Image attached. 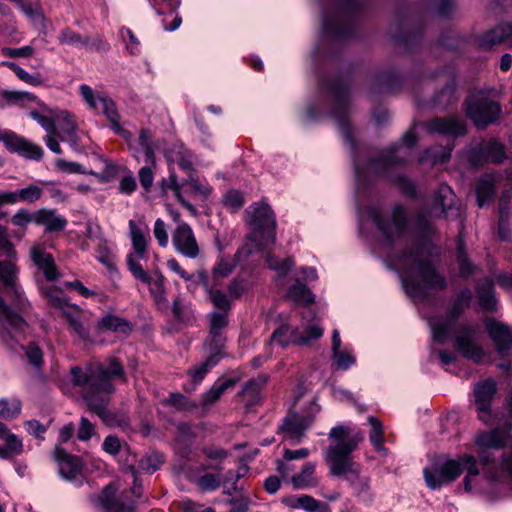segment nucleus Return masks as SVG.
<instances>
[{
	"label": "nucleus",
	"instance_id": "1",
	"mask_svg": "<svg viewBox=\"0 0 512 512\" xmlns=\"http://www.w3.org/2000/svg\"><path fill=\"white\" fill-rule=\"evenodd\" d=\"M123 366L116 358L108 361L107 365L97 363L85 370L75 366L70 370L71 381L79 388L80 395L90 412L95 413L109 427L127 428L129 418L118 415L108 409L111 396L114 393L112 379L123 376Z\"/></svg>",
	"mask_w": 512,
	"mask_h": 512
},
{
	"label": "nucleus",
	"instance_id": "2",
	"mask_svg": "<svg viewBox=\"0 0 512 512\" xmlns=\"http://www.w3.org/2000/svg\"><path fill=\"white\" fill-rule=\"evenodd\" d=\"M16 251L7 237V228L0 224V280L3 290L0 295V337L10 348L18 342L26 321L21 314L29 309V302L16 283Z\"/></svg>",
	"mask_w": 512,
	"mask_h": 512
},
{
	"label": "nucleus",
	"instance_id": "3",
	"mask_svg": "<svg viewBox=\"0 0 512 512\" xmlns=\"http://www.w3.org/2000/svg\"><path fill=\"white\" fill-rule=\"evenodd\" d=\"M329 438L333 441L324 451V460L331 476L344 477L353 489L356 498L371 503L374 494L370 477L361 476L360 465L353 461L352 453L364 440V433L351 426L337 425L331 428Z\"/></svg>",
	"mask_w": 512,
	"mask_h": 512
},
{
	"label": "nucleus",
	"instance_id": "4",
	"mask_svg": "<svg viewBox=\"0 0 512 512\" xmlns=\"http://www.w3.org/2000/svg\"><path fill=\"white\" fill-rule=\"evenodd\" d=\"M433 250L430 243L417 245L391 260L394 268L400 272L406 293L415 300L427 298V289L441 291L448 286L446 278L433 265Z\"/></svg>",
	"mask_w": 512,
	"mask_h": 512
},
{
	"label": "nucleus",
	"instance_id": "5",
	"mask_svg": "<svg viewBox=\"0 0 512 512\" xmlns=\"http://www.w3.org/2000/svg\"><path fill=\"white\" fill-rule=\"evenodd\" d=\"M129 236L131 239L134 254L130 253L126 257L129 271L135 279L142 281L149 287V292L159 309L166 308L168 305L165 278L159 271L149 275L141 266L138 260L147 258V248L149 243V231L146 225L138 224L134 220L129 223Z\"/></svg>",
	"mask_w": 512,
	"mask_h": 512
},
{
	"label": "nucleus",
	"instance_id": "6",
	"mask_svg": "<svg viewBox=\"0 0 512 512\" xmlns=\"http://www.w3.org/2000/svg\"><path fill=\"white\" fill-rule=\"evenodd\" d=\"M512 423L505 421L501 427L481 433L476 444L480 447L479 459L485 473L492 479L501 474L512 476V450L500 455L499 449L512 444Z\"/></svg>",
	"mask_w": 512,
	"mask_h": 512
},
{
	"label": "nucleus",
	"instance_id": "7",
	"mask_svg": "<svg viewBox=\"0 0 512 512\" xmlns=\"http://www.w3.org/2000/svg\"><path fill=\"white\" fill-rule=\"evenodd\" d=\"M417 141L416 135L412 130L407 131L400 143L391 146L381 153L377 159H372L365 165H360L356 156H353L355 177L358 184H364L368 179L374 176L388 175L389 171L402 165L410 155V149Z\"/></svg>",
	"mask_w": 512,
	"mask_h": 512
},
{
	"label": "nucleus",
	"instance_id": "8",
	"mask_svg": "<svg viewBox=\"0 0 512 512\" xmlns=\"http://www.w3.org/2000/svg\"><path fill=\"white\" fill-rule=\"evenodd\" d=\"M463 471L467 472L464 478V489L467 492L472 490L471 477L479 474L477 461L474 456L465 455L457 460H447L444 463H434L431 467L423 470L426 485L432 489H440L455 479H457Z\"/></svg>",
	"mask_w": 512,
	"mask_h": 512
},
{
	"label": "nucleus",
	"instance_id": "9",
	"mask_svg": "<svg viewBox=\"0 0 512 512\" xmlns=\"http://www.w3.org/2000/svg\"><path fill=\"white\" fill-rule=\"evenodd\" d=\"M358 0H333L322 16L323 32L336 41L348 39L354 30L355 17L360 11Z\"/></svg>",
	"mask_w": 512,
	"mask_h": 512
},
{
	"label": "nucleus",
	"instance_id": "10",
	"mask_svg": "<svg viewBox=\"0 0 512 512\" xmlns=\"http://www.w3.org/2000/svg\"><path fill=\"white\" fill-rule=\"evenodd\" d=\"M367 216L376 225L389 247L400 239L408 229L407 212L399 204L393 206L388 212H382L376 206H369Z\"/></svg>",
	"mask_w": 512,
	"mask_h": 512
},
{
	"label": "nucleus",
	"instance_id": "11",
	"mask_svg": "<svg viewBox=\"0 0 512 512\" xmlns=\"http://www.w3.org/2000/svg\"><path fill=\"white\" fill-rule=\"evenodd\" d=\"M455 206V194L446 184H441L435 193L431 207L421 210L415 219L418 232L428 237L433 233L432 218H443L453 211Z\"/></svg>",
	"mask_w": 512,
	"mask_h": 512
},
{
	"label": "nucleus",
	"instance_id": "12",
	"mask_svg": "<svg viewBox=\"0 0 512 512\" xmlns=\"http://www.w3.org/2000/svg\"><path fill=\"white\" fill-rule=\"evenodd\" d=\"M326 90L332 98V115L337 120L340 132L345 141L349 144L352 152L355 151L351 128L346 119L350 103L348 82L344 79H336L326 84Z\"/></svg>",
	"mask_w": 512,
	"mask_h": 512
},
{
	"label": "nucleus",
	"instance_id": "13",
	"mask_svg": "<svg viewBox=\"0 0 512 512\" xmlns=\"http://www.w3.org/2000/svg\"><path fill=\"white\" fill-rule=\"evenodd\" d=\"M471 300L472 292L469 288H465L457 294L451 308L448 310L444 318H432L429 320L432 337L435 342L444 344L447 341L448 337L452 333L456 321L470 307Z\"/></svg>",
	"mask_w": 512,
	"mask_h": 512
},
{
	"label": "nucleus",
	"instance_id": "14",
	"mask_svg": "<svg viewBox=\"0 0 512 512\" xmlns=\"http://www.w3.org/2000/svg\"><path fill=\"white\" fill-rule=\"evenodd\" d=\"M466 114L478 128L494 123L499 114V105L484 92L471 95L466 101Z\"/></svg>",
	"mask_w": 512,
	"mask_h": 512
},
{
	"label": "nucleus",
	"instance_id": "15",
	"mask_svg": "<svg viewBox=\"0 0 512 512\" xmlns=\"http://www.w3.org/2000/svg\"><path fill=\"white\" fill-rule=\"evenodd\" d=\"M245 213L246 221L254 231L253 234L268 237L271 242H275L276 219L268 204L254 203L246 209Z\"/></svg>",
	"mask_w": 512,
	"mask_h": 512
},
{
	"label": "nucleus",
	"instance_id": "16",
	"mask_svg": "<svg viewBox=\"0 0 512 512\" xmlns=\"http://www.w3.org/2000/svg\"><path fill=\"white\" fill-rule=\"evenodd\" d=\"M208 335L204 345L208 352H217L223 356L226 336L225 331L229 324V315L226 312L211 311L208 315Z\"/></svg>",
	"mask_w": 512,
	"mask_h": 512
},
{
	"label": "nucleus",
	"instance_id": "17",
	"mask_svg": "<svg viewBox=\"0 0 512 512\" xmlns=\"http://www.w3.org/2000/svg\"><path fill=\"white\" fill-rule=\"evenodd\" d=\"M479 336L478 325L461 324L455 332V347L468 359L480 362L484 357L482 347L477 343Z\"/></svg>",
	"mask_w": 512,
	"mask_h": 512
},
{
	"label": "nucleus",
	"instance_id": "18",
	"mask_svg": "<svg viewBox=\"0 0 512 512\" xmlns=\"http://www.w3.org/2000/svg\"><path fill=\"white\" fill-rule=\"evenodd\" d=\"M317 279L314 268L301 267L293 273V284L290 285V300L296 305L308 306L315 302V295L307 287V283Z\"/></svg>",
	"mask_w": 512,
	"mask_h": 512
},
{
	"label": "nucleus",
	"instance_id": "19",
	"mask_svg": "<svg viewBox=\"0 0 512 512\" xmlns=\"http://www.w3.org/2000/svg\"><path fill=\"white\" fill-rule=\"evenodd\" d=\"M138 144L145 154L146 166L142 167L138 172L139 181L144 189H149L154 180L153 168L156 167L155 152L158 147L153 140L152 133L148 129H141L138 136Z\"/></svg>",
	"mask_w": 512,
	"mask_h": 512
},
{
	"label": "nucleus",
	"instance_id": "20",
	"mask_svg": "<svg viewBox=\"0 0 512 512\" xmlns=\"http://www.w3.org/2000/svg\"><path fill=\"white\" fill-rule=\"evenodd\" d=\"M0 142L12 153L31 159L40 160L44 151L41 146L28 141L26 138L10 130H0Z\"/></svg>",
	"mask_w": 512,
	"mask_h": 512
},
{
	"label": "nucleus",
	"instance_id": "21",
	"mask_svg": "<svg viewBox=\"0 0 512 512\" xmlns=\"http://www.w3.org/2000/svg\"><path fill=\"white\" fill-rule=\"evenodd\" d=\"M172 244L179 254L190 259H195L200 253L194 232L187 223H180L172 232Z\"/></svg>",
	"mask_w": 512,
	"mask_h": 512
},
{
	"label": "nucleus",
	"instance_id": "22",
	"mask_svg": "<svg viewBox=\"0 0 512 512\" xmlns=\"http://www.w3.org/2000/svg\"><path fill=\"white\" fill-rule=\"evenodd\" d=\"M319 410L320 408L315 398H313L309 401L303 413H290V444H298L300 442Z\"/></svg>",
	"mask_w": 512,
	"mask_h": 512
},
{
	"label": "nucleus",
	"instance_id": "23",
	"mask_svg": "<svg viewBox=\"0 0 512 512\" xmlns=\"http://www.w3.org/2000/svg\"><path fill=\"white\" fill-rule=\"evenodd\" d=\"M80 94L85 102L94 110L101 109L103 114L110 120L114 128L119 127V114L115 103L107 96L95 95L91 87L81 85L79 87Z\"/></svg>",
	"mask_w": 512,
	"mask_h": 512
},
{
	"label": "nucleus",
	"instance_id": "24",
	"mask_svg": "<svg viewBox=\"0 0 512 512\" xmlns=\"http://www.w3.org/2000/svg\"><path fill=\"white\" fill-rule=\"evenodd\" d=\"M496 390V382L493 379L484 380L474 388V404L479 413V419L486 424L490 421V407Z\"/></svg>",
	"mask_w": 512,
	"mask_h": 512
},
{
	"label": "nucleus",
	"instance_id": "25",
	"mask_svg": "<svg viewBox=\"0 0 512 512\" xmlns=\"http://www.w3.org/2000/svg\"><path fill=\"white\" fill-rule=\"evenodd\" d=\"M486 328L497 352L505 356L512 348V327L495 319H489L486 321Z\"/></svg>",
	"mask_w": 512,
	"mask_h": 512
},
{
	"label": "nucleus",
	"instance_id": "26",
	"mask_svg": "<svg viewBox=\"0 0 512 512\" xmlns=\"http://www.w3.org/2000/svg\"><path fill=\"white\" fill-rule=\"evenodd\" d=\"M54 459L58 463L59 474L63 479L73 481L81 474L82 462L79 457L67 453L60 446L55 448Z\"/></svg>",
	"mask_w": 512,
	"mask_h": 512
},
{
	"label": "nucleus",
	"instance_id": "27",
	"mask_svg": "<svg viewBox=\"0 0 512 512\" xmlns=\"http://www.w3.org/2000/svg\"><path fill=\"white\" fill-rule=\"evenodd\" d=\"M30 258L48 281L54 282L60 279L61 273L58 271L52 255L44 249L33 246L30 249Z\"/></svg>",
	"mask_w": 512,
	"mask_h": 512
},
{
	"label": "nucleus",
	"instance_id": "28",
	"mask_svg": "<svg viewBox=\"0 0 512 512\" xmlns=\"http://www.w3.org/2000/svg\"><path fill=\"white\" fill-rule=\"evenodd\" d=\"M58 40L61 44L70 45L77 48L96 49L98 51H106L109 49L108 44L105 43L102 39L99 38L95 41H92L90 37L82 36L70 28L61 30L58 35Z\"/></svg>",
	"mask_w": 512,
	"mask_h": 512
},
{
	"label": "nucleus",
	"instance_id": "29",
	"mask_svg": "<svg viewBox=\"0 0 512 512\" xmlns=\"http://www.w3.org/2000/svg\"><path fill=\"white\" fill-rule=\"evenodd\" d=\"M98 504L105 512H134L132 503H126L122 497L116 496V488L112 484L102 490Z\"/></svg>",
	"mask_w": 512,
	"mask_h": 512
},
{
	"label": "nucleus",
	"instance_id": "30",
	"mask_svg": "<svg viewBox=\"0 0 512 512\" xmlns=\"http://www.w3.org/2000/svg\"><path fill=\"white\" fill-rule=\"evenodd\" d=\"M506 41H509V46H512V25L508 22L501 23L482 34L478 43L482 48L488 49Z\"/></svg>",
	"mask_w": 512,
	"mask_h": 512
},
{
	"label": "nucleus",
	"instance_id": "31",
	"mask_svg": "<svg viewBox=\"0 0 512 512\" xmlns=\"http://www.w3.org/2000/svg\"><path fill=\"white\" fill-rule=\"evenodd\" d=\"M430 133H439L449 136L464 135L466 130L462 121L457 117L435 118L428 123Z\"/></svg>",
	"mask_w": 512,
	"mask_h": 512
},
{
	"label": "nucleus",
	"instance_id": "32",
	"mask_svg": "<svg viewBox=\"0 0 512 512\" xmlns=\"http://www.w3.org/2000/svg\"><path fill=\"white\" fill-rule=\"evenodd\" d=\"M35 224L44 226L45 231L51 233L62 231L67 225V220L55 210L43 208L35 211Z\"/></svg>",
	"mask_w": 512,
	"mask_h": 512
},
{
	"label": "nucleus",
	"instance_id": "33",
	"mask_svg": "<svg viewBox=\"0 0 512 512\" xmlns=\"http://www.w3.org/2000/svg\"><path fill=\"white\" fill-rule=\"evenodd\" d=\"M501 179V175L486 173L476 183V196L479 207H483L495 194V185Z\"/></svg>",
	"mask_w": 512,
	"mask_h": 512
},
{
	"label": "nucleus",
	"instance_id": "34",
	"mask_svg": "<svg viewBox=\"0 0 512 512\" xmlns=\"http://www.w3.org/2000/svg\"><path fill=\"white\" fill-rule=\"evenodd\" d=\"M166 158L170 163H177L188 174L193 171L194 155L181 143L172 144L166 151Z\"/></svg>",
	"mask_w": 512,
	"mask_h": 512
},
{
	"label": "nucleus",
	"instance_id": "35",
	"mask_svg": "<svg viewBox=\"0 0 512 512\" xmlns=\"http://www.w3.org/2000/svg\"><path fill=\"white\" fill-rule=\"evenodd\" d=\"M275 242H271L268 237H260L259 234H251L246 238L244 244L237 250L235 258L238 262L245 261L252 254L267 249Z\"/></svg>",
	"mask_w": 512,
	"mask_h": 512
},
{
	"label": "nucleus",
	"instance_id": "36",
	"mask_svg": "<svg viewBox=\"0 0 512 512\" xmlns=\"http://www.w3.org/2000/svg\"><path fill=\"white\" fill-rule=\"evenodd\" d=\"M275 242H271L268 237H260L259 234H251L246 238L244 244L237 250L235 258L238 262L245 261L252 254L267 249Z\"/></svg>",
	"mask_w": 512,
	"mask_h": 512
},
{
	"label": "nucleus",
	"instance_id": "37",
	"mask_svg": "<svg viewBox=\"0 0 512 512\" xmlns=\"http://www.w3.org/2000/svg\"><path fill=\"white\" fill-rule=\"evenodd\" d=\"M63 313L66 321L68 322L71 332L79 337L81 340L89 339V330L84 321V316L82 315L81 310L73 305L70 308L66 309Z\"/></svg>",
	"mask_w": 512,
	"mask_h": 512
},
{
	"label": "nucleus",
	"instance_id": "38",
	"mask_svg": "<svg viewBox=\"0 0 512 512\" xmlns=\"http://www.w3.org/2000/svg\"><path fill=\"white\" fill-rule=\"evenodd\" d=\"M480 307L486 311H496L497 299L495 297L494 284L490 279H484L476 287Z\"/></svg>",
	"mask_w": 512,
	"mask_h": 512
},
{
	"label": "nucleus",
	"instance_id": "39",
	"mask_svg": "<svg viewBox=\"0 0 512 512\" xmlns=\"http://www.w3.org/2000/svg\"><path fill=\"white\" fill-rule=\"evenodd\" d=\"M478 153L481 159L493 163H501L506 156L504 145L495 139L482 143Z\"/></svg>",
	"mask_w": 512,
	"mask_h": 512
},
{
	"label": "nucleus",
	"instance_id": "40",
	"mask_svg": "<svg viewBox=\"0 0 512 512\" xmlns=\"http://www.w3.org/2000/svg\"><path fill=\"white\" fill-rule=\"evenodd\" d=\"M56 121L64 135L61 140L68 141L72 147H76L78 144V137L76 135L77 125L72 116L67 111H62L57 115Z\"/></svg>",
	"mask_w": 512,
	"mask_h": 512
},
{
	"label": "nucleus",
	"instance_id": "41",
	"mask_svg": "<svg viewBox=\"0 0 512 512\" xmlns=\"http://www.w3.org/2000/svg\"><path fill=\"white\" fill-rule=\"evenodd\" d=\"M290 508L303 509L307 512H330L329 506L309 495H300L290 498Z\"/></svg>",
	"mask_w": 512,
	"mask_h": 512
},
{
	"label": "nucleus",
	"instance_id": "42",
	"mask_svg": "<svg viewBox=\"0 0 512 512\" xmlns=\"http://www.w3.org/2000/svg\"><path fill=\"white\" fill-rule=\"evenodd\" d=\"M172 312L175 319L185 325H192L196 321L195 313L190 302L177 296L173 301Z\"/></svg>",
	"mask_w": 512,
	"mask_h": 512
},
{
	"label": "nucleus",
	"instance_id": "43",
	"mask_svg": "<svg viewBox=\"0 0 512 512\" xmlns=\"http://www.w3.org/2000/svg\"><path fill=\"white\" fill-rule=\"evenodd\" d=\"M315 464L312 462H306L300 473L295 474L291 477L292 485L295 489H305L309 487H315L317 480L314 477Z\"/></svg>",
	"mask_w": 512,
	"mask_h": 512
},
{
	"label": "nucleus",
	"instance_id": "44",
	"mask_svg": "<svg viewBox=\"0 0 512 512\" xmlns=\"http://www.w3.org/2000/svg\"><path fill=\"white\" fill-rule=\"evenodd\" d=\"M368 423L371 425V430L369 432V440L372 446L382 456H387L388 450L383 446L384 431L381 421L374 416H369Z\"/></svg>",
	"mask_w": 512,
	"mask_h": 512
},
{
	"label": "nucleus",
	"instance_id": "45",
	"mask_svg": "<svg viewBox=\"0 0 512 512\" xmlns=\"http://www.w3.org/2000/svg\"><path fill=\"white\" fill-rule=\"evenodd\" d=\"M235 384L236 380L232 378L215 382L213 386L203 394L202 405L205 407L211 406L222 396V394L227 389L234 387Z\"/></svg>",
	"mask_w": 512,
	"mask_h": 512
},
{
	"label": "nucleus",
	"instance_id": "46",
	"mask_svg": "<svg viewBox=\"0 0 512 512\" xmlns=\"http://www.w3.org/2000/svg\"><path fill=\"white\" fill-rule=\"evenodd\" d=\"M11 223L18 227L17 230L13 231L11 233V236L13 238H16L18 240H21L27 230V226L31 223H35V212L30 213L26 209H19L10 219Z\"/></svg>",
	"mask_w": 512,
	"mask_h": 512
},
{
	"label": "nucleus",
	"instance_id": "47",
	"mask_svg": "<svg viewBox=\"0 0 512 512\" xmlns=\"http://www.w3.org/2000/svg\"><path fill=\"white\" fill-rule=\"evenodd\" d=\"M42 295L47 299L48 303L59 309L62 314L67 311L72 305L67 302L63 292L56 286H43L41 287Z\"/></svg>",
	"mask_w": 512,
	"mask_h": 512
},
{
	"label": "nucleus",
	"instance_id": "48",
	"mask_svg": "<svg viewBox=\"0 0 512 512\" xmlns=\"http://www.w3.org/2000/svg\"><path fill=\"white\" fill-rule=\"evenodd\" d=\"M209 355L204 362L194 366L189 370V375L194 382L199 383L203 380L207 372L214 366H216L223 356L218 355L217 352H208Z\"/></svg>",
	"mask_w": 512,
	"mask_h": 512
},
{
	"label": "nucleus",
	"instance_id": "49",
	"mask_svg": "<svg viewBox=\"0 0 512 512\" xmlns=\"http://www.w3.org/2000/svg\"><path fill=\"white\" fill-rule=\"evenodd\" d=\"M456 257L459 266L460 276L467 278L476 272L477 267L468 258L462 240L458 241Z\"/></svg>",
	"mask_w": 512,
	"mask_h": 512
},
{
	"label": "nucleus",
	"instance_id": "50",
	"mask_svg": "<svg viewBox=\"0 0 512 512\" xmlns=\"http://www.w3.org/2000/svg\"><path fill=\"white\" fill-rule=\"evenodd\" d=\"M0 439L5 441V447H7V450L11 455H19L22 453V441L17 437V435L11 433L8 427L2 422H0Z\"/></svg>",
	"mask_w": 512,
	"mask_h": 512
},
{
	"label": "nucleus",
	"instance_id": "51",
	"mask_svg": "<svg viewBox=\"0 0 512 512\" xmlns=\"http://www.w3.org/2000/svg\"><path fill=\"white\" fill-rule=\"evenodd\" d=\"M287 261V257L279 259L278 256L276 255L275 249L269 250L267 253V265L271 270H274L276 272V278L278 281L284 279L288 273Z\"/></svg>",
	"mask_w": 512,
	"mask_h": 512
},
{
	"label": "nucleus",
	"instance_id": "52",
	"mask_svg": "<svg viewBox=\"0 0 512 512\" xmlns=\"http://www.w3.org/2000/svg\"><path fill=\"white\" fill-rule=\"evenodd\" d=\"M163 462V455L159 452L152 451L141 458L139 461V469L152 474L160 469Z\"/></svg>",
	"mask_w": 512,
	"mask_h": 512
},
{
	"label": "nucleus",
	"instance_id": "53",
	"mask_svg": "<svg viewBox=\"0 0 512 512\" xmlns=\"http://www.w3.org/2000/svg\"><path fill=\"white\" fill-rule=\"evenodd\" d=\"M208 298L214 305V311L226 312L229 315L231 309V302L228 296L219 289L207 288Z\"/></svg>",
	"mask_w": 512,
	"mask_h": 512
},
{
	"label": "nucleus",
	"instance_id": "54",
	"mask_svg": "<svg viewBox=\"0 0 512 512\" xmlns=\"http://www.w3.org/2000/svg\"><path fill=\"white\" fill-rule=\"evenodd\" d=\"M100 326L104 329L122 333L125 335L131 331V327L127 321L112 315L104 317L100 322Z\"/></svg>",
	"mask_w": 512,
	"mask_h": 512
},
{
	"label": "nucleus",
	"instance_id": "55",
	"mask_svg": "<svg viewBox=\"0 0 512 512\" xmlns=\"http://www.w3.org/2000/svg\"><path fill=\"white\" fill-rule=\"evenodd\" d=\"M21 412L20 400L13 399H0V417L5 420L16 418Z\"/></svg>",
	"mask_w": 512,
	"mask_h": 512
},
{
	"label": "nucleus",
	"instance_id": "56",
	"mask_svg": "<svg viewBox=\"0 0 512 512\" xmlns=\"http://www.w3.org/2000/svg\"><path fill=\"white\" fill-rule=\"evenodd\" d=\"M247 470H248V467L243 466V467L239 468V470L237 472L228 471L226 473L225 477L222 480V484L225 488V491H224L225 494H227L229 496L233 495V493L237 489L238 480L246 474Z\"/></svg>",
	"mask_w": 512,
	"mask_h": 512
},
{
	"label": "nucleus",
	"instance_id": "57",
	"mask_svg": "<svg viewBox=\"0 0 512 512\" xmlns=\"http://www.w3.org/2000/svg\"><path fill=\"white\" fill-rule=\"evenodd\" d=\"M11 192L16 196V203L19 201L33 203L42 196V190L36 185H29L26 188Z\"/></svg>",
	"mask_w": 512,
	"mask_h": 512
},
{
	"label": "nucleus",
	"instance_id": "58",
	"mask_svg": "<svg viewBox=\"0 0 512 512\" xmlns=\"http://www.w3.org/2000/svg\"><path fill=\"white\" fill-rule=\"evenodd\" d=\"M305 335H293V342L298 345H308L312 340H316L323 335V329L318 325H311L305 329Z\"/></svg>",
	"mask_w": 512,
	"mask_h": 512
},
{
	"label": "nucleus",
	"instance_id": "59",
	"mask_svg": "<svg viewBox=\"0 0 512 512\" xmlns=\"http://www.w3.org/2000/svg\"><path fill=\"white\" fill-rule=\"evenodd\" d=\"M5 64L25 83L33 86H38L42 83L40 74H29L14 62H5Z\"/></svg>",
	"mask_w": 512,
	"mask_h": 512
},
{
	"label": "nucleus",
	"instance_id": "60",
	"mask_svg": "<svg viewBox=\"0 0 512 512\" xmlns=\"http://www.w3.org/2000/svg\"><path fill=\"white\" fill-rule=\"evenodd\" d=\"M3 98L12 104H23L25 102H35L37 97L24 91H4Z\"/></svg>",
	"mask_w": 512,
	"mask_h": 512
},
{
	"label": "nucleus",
	"instance_id": "61",
	"mask_svg": "<svg viewBox=\"0 0 512 512\" xmlns=\"http://www.w3.org/2000/svg\"><path fill=\"white\" fill-rule=\"evenodd\" d=\"M55 167L67 174H86L88 173L81 164L77 162L67 161L65 159H56Z\"/></svg>",
	"mask_w": 512,
	"mask_h": 512
},
{
	"label": "nucleus",
	"instance_id": "62",
	"mask_svg": "<svg viewBox=\"0 0 512 512\" xmlns=\"http://www.w3.org/2000/svg\"><path fill=\"white\" fill-rule=\"evenodd\" d=\"M225 206L233 212L238 211L244 204V198L241 192L237 190L228 191L223 199Z\"/></svg>",
	"mask_w": 512,
	"mask_h": 512
},
{
	"label": "nucleus",
	"instance_id": "63",
	"mask_svg": "<svg viewBox=\"0 0 512 512\" xmlns=\"http://www.w3.org/2000/svg\"><path fill=\"white\" fill-rule=\"evenodd\" d=\"M120 35L123 38V40L128 39L126 48L128 52L131 55H137L140 52V41L139 39L134 35L131 29L129 28H122L120 30Z\"/></svg>",
	"mask_w": 512,
	"mask_h": 512
},
{
	"label": "nucleus",
	"instance_id": "64",
	"mask_svg": "<svg viewBox=\"0 0 512 512\" xmlns=\"http://www.w3.org/2000/svg\"><path fill=\"white\" fill-rule=\"evenodd\" d=\"M196 483L201 489L205 491H214L220 486L222 481L218 476L207 473L199 477Z\"/></svg>",
	"mask_w": 512,
	"mask_h": 512
}]
</instances>
